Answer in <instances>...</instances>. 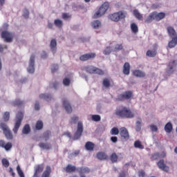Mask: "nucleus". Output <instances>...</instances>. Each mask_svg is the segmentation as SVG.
<instances>
[{
	"label": "nucleus",
	"mask_w": 177,
	"mask_h": 177,
	"mask_svg": "<svg viewBox=\"0 0 177 177\" xmlns=\"http://www.w3.org/2000/svg\"><path fill=\"white\" fill-rule=\"evenodd\" d=\"M115 114L120 118H133V117H135V113L127 106L117 108Z\"/></svg>",
	"instance_id": "nucleus-1"
},
{
	"label": "nucleus",
	"mask_w": 177,
	"mask_h": 177,
	"mask_svg": "<svg viewBox=\"0 0 177 177\" xmlns=\"http://www.w3.org/2000/svg\"><path fill=\"white\" fill-rule=\"evenodd\" d=\"M0 129L3 131V133L8 140H12L13 139V133H12L8 124L5 123V122H1Z\"/></svg>",
	"instance_id": "nucleus-2"
},
{
	"label": "nucleus",
	"mask_w": 177,
	"mask_h": 177,
	"mask_svg": "<svg viewBox=\"0 0 177 177\" xmlns=\"http://www.w3.org/2000/svg\"><path fill=\"white\" fill-rule=\"evenodd\" d=\"M109 8H110V4L109 2L105 1L100 7L98 11L93 15V19H99V17H102V16H103L107 12V10H109Z\"/></svg>",
	"instance_id": "nucleus-3"
},
{
	"label": "nucleus",
	"mask_w": 177,
	"mask_h": 177,
	"mask_svg": "<svg viewBox=\"0 0 177 177\" xmlns=\"http://www.w3.org/2000/svg\"><path fill=\"white\" fill-rule=\"evenodd\" d=\"M109 19L112 21L118 23L120 20H122L127 17V12L124 11H118V12H114L113 14H110L109 15Z\"/></svg>",
	"instance_id": "nucleus-4"
},
{
	"label": "nucleus",
	"mask_w": 177,
	"mask_h": 177,
	"mask_svg": "<svg viewBox=\"0 0 177 177\" xmlns=\"http://www.w3.org/2000/svg\"><path fill=\"white\" fill-rule=\"evenodd\" d=\"M132 97H133V92L131 91H127L118 95L115 100L117 102H124V100H131Z\"/></svg>",
	"instance_id": "nucleus-5"
},
{
	"label": "nucleus",
	"mask_w": 177,
	"mask_h": 177,
	"mask_svg": "<svg viewBox=\"0 0 177 177\" xmlns=\"http://www.w3.org/2000/svg\"><path fill=\"white\" fill-rule=\"evenodd\" d=\"M23 117H24L23 112H18L17 113L16 122H15L14 128L12 129V131L15 135L17 134L19 128H20V126L21 125V121H23Z\"/></svg>",
	"instance_id": "nucleus-6"
},
{
	"label": "nucleus",
	"mask_w": 177,
	"mask_h": 177,
	"mask_svg": "<svg viewBox=\"0 0 177 177\" xmlns=\"http://www.w3.org/2000/svg\"><path fill=\"white\" fill-rule=\"evenodd\" d=\"M86 73H89V74H98L99 75H103L104 74V71L103 70L96 68L94 66L88 65L84 68Z\"/></svg>",
	"instance_id": "nucleus-7"
},
{
	"label": "nucleus",
	"mask_w": 177,
	"mask_h": 177,
	"mask_svg": "<svg viewBox=\"0 0 177 177\" xmlns=\"http://www.w3.org/2000/svg\"><path fill=\"white\" fill-rule=\"evenodd\" d=\"M82 132H84V124H82V122H78L77 129L73 137L74 140H78V139L82 136Z\"/></svg>",
	"instance_id": "nucleus-8"
},
{
	"label": "nucleus",
	"mask_w": 177,
	"mask_h": 177,
	"mask_svg": "<svg viewBox=\"0 0 177 177\" xmlns=\"http://www.w3.org/2000/svg\"><path fill=\"white\" fill-rule=\"evenodd\" d=\"M120 135L121 139L127 142V140H129V131L125 127H121L120 129Z\"/></svg>",
	"instance_id": "nucleus-9"
},
{
	"label": "nucleus",
	"mask_w": 177,
	"mask_h": 177,
	"mask_svg": "<svg viewBox=\"0 0 177 177\" xmlns=\"http://www.w3.org/2000/svg\"><path fill=\"white\" fill-rule=\"evenodd\" d=\"M35 64V55H32L30 58V62H29V66L28 67V73L30 74H32L34 71H35V68H34V66Z\"/></svg>",
	"instance_id": "nucleus-10"
},
{
	"label": "nucleus",
	"mask_w": 177,
	"mask_h": 177,
	"mask_svg": "<svg viewBox=\"0 0 177 177\" xmlns=\"http://www.w3.org/2000/svg\"><path fill=\"white\" fill-rule=\"evenodd\" d=\"M1 38H3L6 42H12L13 41V34L8 31H3L1 32Z\"/></svg>",
	"instance_id": "nucleus-11"
},
{
	"label": "nucleus",
	"mask_w": 177,
	"mask_h": 177,
	"mask_svg": "<svg viewBox=\"0 0 177 177\" xmlns=\"http://www.w3.org/2000/svg\"><path fill=\"white\" fill-rule=\"evenodd\" d=\"M44 165H37L35 167V173L32 177H41V174L44 172Z\"/></svg>",
	"instance_id": "nucleus-12"
},
{
	"label": "nucleus",
	"mask_w": 177,
	"mask_h": 177,
	"mask_svg": "<svg viewBox=\"0 0 177 177\" xmlns=\"http://www.w3.org/2000/svg\"><path fill=\"white\" fill-rule=\"evenodd\" d=\"M0 147H2V149H5L6 151H9L13 147V145H12V142H6L3 140H0Z\"/></svg>",
	"instance_id": "nucleus-13"
},
{
	"label": "nucleus",
	"mask_w": 177,
	"mask_h": 177,
	"mask_svg": "<svg viewBox=\"0 0 177 177\" xmlns=\"http://www.w3.org/2000/svg\"><path fill=\"white\" fill-rule=\"evenodd\" d=\"M157 165L160 169L164 171L165 172H169V167L165 165L164 160H160L157 162Z\"/></svg>",
	"instance_id": "nucleus-14"
},
{
	"label": "nucleus",
	"mask_w": 177,
	"mask_h": 177,
	"mask_svg": "<svg viewBox=\"0 0 177 177\" xmlns=\"http://www.w3.org/2000/svg\"><path fill=\"white\" fill-rule=\"evenodd\" d=\"M63 106L64 107L66 111L70 114V113H73V108L71 107V104L70 102L67 99H64L62 101Z\"/></svg>",
	"instance_id": "nucleus-15"
},
{
	"label": "nucleus",
	"mask_w": 177,
	"mask_h": 177,
	"mask_svg": "<svg viewBox=\"0 0 177 177\" xmlns=\"http://www.w3.org/2000/svg\"><path fill=\"white\" fill-rule=\"evenodd\" d=\"M146 55L148 56V57H156V56H157V44L153 45V49L152 50H148Z\"/></svg>",
	"instance_id": "nucleus-16"
},
{
	"label": "nucleus",
	"mask_w": 177,
	"mask_h": 177,
	"mask_svg": "<svg viewBox=\"0 0 177 177\" xmlns=\"http://www.w3.org/2000/svg\"><path fill=\"white\" fill-rule=\"evenodd\" d=\"M64 170L67 174H73V172H75L76 171L78 172V169L75 166L70 164L64 168Z\"/></svg>",
	"instance_id": "nucleus-17"
},
{
	"label": "nucleus",
	"mask_w": 177,
	"mask_h": 177,
	"mask_svg": "<svg viewBox=\"0 0 177 177\" xmlns=\"http://www.w3.org/2000/svg\"><path fill=\"white\" fill-rule=\"evenodd\" d=\"M131 73V64L129 62H125L123 66V74L124 75H129Z\"/></svg>",
	"instance_id": "nucleus-18"
},
{
	"label": "nucleus",
	"mask_w": 177,
	"mask_h": 177,
	"mask_svg": "<svg viewBox=\"0 0 177 177\" xmlns=\"http://www.w3.org/2000/svg\"><path fill=\"white\" fill-rule=\"evenodd\" d=\"M133 75H134V77H138L139 78H145L146 73L140 70H134L133 71Z\"/></svg>",
	"instance_id": "nucleus-19"
},
{
	"label": "nucleus",
	"mask_w": 177,
	"mask_h": 177,
	"mask_svg": "<svg viewBox=\"0 0 177 177\" xmlns=\"http://www.w3.org/2000/svg\"><path fill=\"white\" fill-rule=\"evenodd\" d=\"M39 147L43 149V150H50L52 149V145L48 142H39Z\"/></svg>",
	"instance_id": "nucleus-20"
},
{
	"label": "nucleus",
	"mask_w": 177,
	"mask_h": 177,
	"mask_svg": "<svg viewBox=\"0 0 177 177\" xmlns=\"http://www.w3.org/2000/svg\"><path fill=\"white\" fill-rule=\"evenodd\" d=\"M153 15L155 16V20L156 21H160V20H162L164 17H165V12H153Z\"/></svg>",
	"instance_id": "nucleus-21"
},
{
	"label": "nucleus",
	"mask_w": 177,
	"mask_h": 177,
	"mask_svg": "<svg viewBox=\"0 0 177 177\" xmlns=\"http://www.w3.org/2000/svg\"><path fill=\"white\" fill-rule=\"evenodd\" d=\"M167 32H168L169 37H171V38H175L177 37L176 31L175 30L174 27H172V26L167 27Z\"/></svg>",
	"instance_id": "nucleus-22"
},
{
	"label": "nucleus",
	"mask_w": 177,
	"mask_h": 177,
	"mask_svg": "<svg viewBox=\"0 0 177 177\" xmlns=\"http://www.w3.org/2000/svg\"><path fill=\"white\" fill-rule=\"evenodd\" d=\"M57 43L56 42V39H52L50 44V48L53 53H56V49H57Z\"/></svg>",
	"instance_id": "nucleus-23"
},
{
	"label": "nucleus",
	"mask_w": 177,
	"mask_h": 177,
	"mask_svg": "<svg viewBox=\"0 0 177 177\" xmlns=\"http://www.w3.org/2000/svg\"><path fill=\"white\" fill-rule=\"evenodd\" d=\"M96 156L97 158H98V160H100L101 161L107 160L109 158V156H107V154H106V153L104 152H98L97 153Z\"/></svg>",
	"instance_id": "nucleus-24"
},
{
	"label": "nucleus",
	"mask_w": 177,
	"mask_h": 177,
	"mask_svg": "<svg viewBox=\"0 0 177 177\" xmlns=\"http://www.w3.org/2000/svg\"><path fill=\"white\" fill-rule=\"evenodd\" d=\"M51 173L52 168H50V166H46V170L42 173L41 177H50Z\"/></svg>",
	"instance_id": "nucleus-25"
},
{
	"label": "nucleus",
	"mask_w": 177,
	"mask_h": 177,
	"mask_svg": "<svg viewBox=\"0 0 177 177\" xmlns=\"http://www.w3.org/2000/svg\"><path fill=\"white\" fill-rule=\"evenodd\" d=\"M153 20H156L154 12H153L149 15V16L145 20V23H147V24H149V23H151V21H153Z\"/></svg>",
	"instance_id": "nucleus-26"
},
{
	"label": "nucleus",
	"mask_w": 177,
	"mask_h": 177,
	"mask_svg": "<svg viewBox=\"0 0 177 177\" xmlns=\"http://www.w3.org/2000/svg\"><path fill=\"white\" fill-rule=\"evenodd\" d=\"M109 159L113 164L118 162V155L115 152H113L110 156Z\"/></svg>",
	"instance_id": "nucleus-27"
},
{
	"label": "nucleus",
	"mask_w": 177,
	"mask_h": 177,
	"mask_svg": "<svg viewBox=\"0 0 177 177\" xmlns=\"http://www.w3.org/2000/svg\"><path fill=\"white\" fill-rule=\"evenodd\" d=\"M39 99H44L46 100V102H49V100H52V95L50 94H40L39 95Z\"/></svg>",
	"instance_id": "nucleus-28"
},
{
	"label": "nucleus",
	"mask_w": 177,
	"mask_h": 177,
	"mask_svg": "<svg viewBox=\"0 0 177 177\" xmlns=\"http://www.w3.org/2000/svg\"><path fill=\"white\" fill-rule=\"evenodd\" d=\"M77 172H79L80 175H84L83 174H89L91 169L88 167H82L78 169Z\"/></svg>",
	"instance_id": "nucleus-29"
},
{
	"label": "nucleus",
	"mask_w": 177,
	"mask_h": 177,
	"mask_svg": "<svg viewBox=\"0 0 177 177\" xmlns=\"http://www.w3.org/2000/svg\"><path fill=\"white\" fill-rule=\"evenodd\" d=\"M85 147L88 151H92L95 149V144L92 142H87L85 145Z\"/></svg>",
	"instance_id": "nucleus-30"
},
{
	"label": "nucleus",
	"mask_w": 177,
	"mask_h": 177,
	"mask_svg": "<svg viewBox=\"0 0 177 177\" xmlns=\"http://www.w3.org/2000/svg\"><path fill=\"white\" fill-rule=\"evenodd\" d=\"M173 127H172V123L170 122H167L165 126V131L167 133H171L172 132Z\"/></svg>",
	"instance_id": "nucleus-31"
},
{
	"label": "nucleus",
	"mask_w": 177,
	"mask_h": 177,
	"mask_svg": "<svg viewBox=\"0 0 177 177\" xmlns=\"http://www.w3.org/2000/svg\"><path fill=\"white\" fill-rule=\"evenodd\" d=\"M3 121L4 122H8L10 120V113L9 111H6L2 115Z\"/></svg>",
	"instance_id": "nucleus-32"
},
{
	"label": "nucleus",
	"mask_w": 177,
	"mask_h": 177,
	"mask_svg": "<svg viewBox=\"0 0 177 177\" xmlns=\"http://www.w3.org/2000/svg\"><path fill=\"white\" fill-rule=\"evenodd\" d=\"M176 44H177V37H172L171 41H170L168 44V46L169 48H175V46H176Z\"/></svg>",
	"instance_id": "nucleus-33"
},
{
	"label": "nucleus",
	"mask_w": 177,
	"mask_h": 177,
	"mask_svg": "<svg viewBox=\"0 0 177 177\" xmlns=\"http://www.w3.org/2000/svg\"><path fill=\"white\" fill-rule=\"evenodd\" d=\"M133 13L138 20H143V15H142V14H140L138 10H134Z\"/></svg>",
	"instance_id": "nucleus-34"
},
{
	"label": "nucleus",
	"mask_w": 177,
	"mask_h": 177,
	"mask_svg": "<svg viewBox=\"0 0 177 177\" xmlns=\"http://www.w3.org/2000/svg\"><path fill=\"white\" fill-rule=\"evenodd\" d=\"M30 132H31V128H30V125L26 124L23 128L22 133L27 135L30 133Z\"/></svg>",
	"instance_id": "nucleus-35"
},
{
	"label": "nucleus",
	"mask_w": 177,
	"mask_h": 177,
	"mask_svg": "<svg viewBox=\"0 0 177 177\" xmlns=\"http://www.w3.org/2000/svg\"><path fill=\"white\" fill-rule=\"evenodd\" d=\"M131 30L132 32L136 34L139 31V28H138V25H136V24L133 23L131 24Z\"/></svg>",
	"instance_id": "nucleus-36"
},
{
	"label": "nucleus",
	"mask_w": 177,
	"mask_h": 177,
	"mask_svg": "<svg viewBox=\"0 0 177 177\" xmlns=\"http://www.w3.org/2000/svg\"><path fill=\"white\" fill-rule=\"evenodd\" d=\"M91 26L93 28L97 29L99 27H100V26H102V23L99 20L93 21L91 23Z\"/></svg>",
	"instance_id": "nucleus-37"
},
{
	"label": "nucleus",
	"mask_w": 177,
	"mask_h": 177,
	"mask_svg": "<svg viewBox=\"0 0 177 177\" xmlns=\"http://www.w3.org/2000/svg\"><path fill=\"white\" fill-rule=\"evenodd\" d=\"M177 63L176 61L173 60L170 61L168 64V68L169 69V71L171 70H174V67H176Z\"/></svg>",
	"instance_id": "nucleus-38"
},
{
	"label": "nucleus",
	"mask_w": 177,
	"mask_h": 177,
	"mask_svg": "<svg viewBox=\"0 0 177 177\" xmlns=\"http://www.w3.org/2000/svg\"><path fill=\"white\" fill-rule=\"evenodd\" d=\"M102 85L104 86V88H109V86H111V84L110 83V80L107 78H104L102 81Z\"/></svg>",
	"instance_id": "nucleus-39"
},
{
	"label": "nucleus",
	"mask_w": 177,
	"mask_h": 177,
	"mask_svg": "<svg viewBox=\"0 0 177 177\" xmlns=\"http://www.w3.org/2000/svg\"><path fill=\"white\" fill-rule=\"evenodd\" d=\"M134 147H136V149H145V147L143 146V145H142V142L139 140H136L134 142Z\"/></svg>",
	"instance_id": "nucleus-40"
},
{
	"label": "nucleus",
	"mask_w": 177,
	"mask_h": 177,
	"mask_svg": "<svg viewBox=\"0 0 177 177\" xmlns=\"http://www.w3.org/2000/svg\"><path fill=\"white\" fill-rule=\"evenodd\" d=\"M35 128L37 131H39L44 128V122L41 120H38L36 123Z\"/></svg>",
	"instance_id": "nucleus-41"
},
{
	"label": "nucleus",
	"mask_w": 177,
	"mask_h": 177,
	"mask_svg": "<svg viewBox=\"0 0 177 177\" xmlns=\"http://www.w3.org/2000/svg\"><path fill=\"white\" fill-rule=\"evenodd\" d=\"M43 139H44V140L46 142L47 140H49V138H50V131H45L43 133V136H42Z\"/></svg>",
	"instance_id": "nucleus-42"
},
{
	"label": "nucleus",
	"mask_w": 177,
	"mask_h": 177,
	"mask_svg": "<svg viewBox=\"0 0 177 177\" xmlns=\"http://www.w3.org/2000/svg\"><path fill=\"white\" fill-rule=\"evenodd\" d=\"M17 172L19 177H26V176H24V172H23V170H21V168L20 167V165H17Z\"/></svg>",
	"instance_id": "nucleus-43"
},
{
	"label": "nucleus",
	"mask_w": 177,
	"mask_h": 177,
	"mask_svg": "<svg viewBox=\"0 0 177 177\" xmlns=\"http://www.w3.org/2000/svg\"><path fill=\"white\" fill-rule=\"evenodd\" d=\"M151 161H156V160H160V153L156 152L151 155Z\"/></svg>",
	"instance_id": "nucleus-44"
},
{
	"label": "nucleus",
	"mask_w": 177,
	"mask_h": 177,
	"mask_svg": "<svg viewBox=\"0 0 177 177\" xmlns=\"http://www.w3.org/2000/svg\"><path fill=\"white\" fill-rule=\"evenodd\" d=\"M54 24L59 28H62V27H63V21L60 19H55Z\"/></svg>",
	"instance_id": "nucleus-45"
},
{
	"label": "nucleus",
	"mask_w": 177,
	"mask_h": 177,
	"mask_svg": "<svg viewBox=\"0 0 177 177\" xmlns=\"http://www.w3.org/2000/svg\"><path fill=\"white\" fill-rule=\"evenodd\" d=\"M111 135H118L120 130L117 127H113L110 131Z\"/></svg>",
	"instance_id": "nucleus-46"
},
{
	"label": "nucleus",
	"mask_w": 177,
	"mask_h": 177,
	"mask_svg": "<svg viewBox=\"0 0 177 177\" xmlns=\"http://www.w3.org/2000/svg\"><path fill=\"white\" fill-rule=\"evenodd\" d=\"M3 167H5V168H8L9 165H10V163L9 162V160L6 158H3L1 160Z\"/></svg>",
	"instance_id": "nucleus-47"
},
{
	"label": "nucleus",
	"mask_w": 177,
	"mask_h": 177,
	"mask_svg": "<svg viewBox=\"0 0 177 177\" xmlns=\"http://www.w3.org/2000/svg\"><path fill=\"white\" fill-rule=\"evenodd\" d=\"M123 48L122 44H116L114 48V52H120V50H122Z\"/></svg>",
	"instance_id": "nucleus-48"
},
{
	"label": "nucleus",
	"mask_w": 177,
	"mask_h": 177,
	"mask_svg": "<svg viewBox=\"0 0 177 177\" xmlns=\"http://www.w3.org/2000/svg\"><path fill=\"white\" fill-rule=\"evenodd\" d=\"M91 118L92 120L95 121V122H98V121H100V120H102V118H100V115H93Z\"/></svg>",
	"instance_id": "nucleus-49"
},
{
	"label": "nucleus",
	"mask_w": 177,
	"mask_h": 177,
	"mask_svg": "<svg viewBox=\"0 0 177 177\" xmlns=\"http://www.w3.org/2000/svg\"><path fill=\"white\" fill-rule=\"evenodd\" d=\"M87 57L88 60L93 59L96 57V53H87Z\"/></svg>",
	"instance_id": "nucleus-50"
},
{
	"label": "nucleus",
	"mask_w": 177,
	"mask_h": 177,
	"mask_svg": "<svg viewBox=\"0 0 177 177\" xmlns=\"http://www.w3.org/2000/svg\"><path fill=\"white\" fill-rule=\"evenodd\" d=\"M71 80H70V78H68V77H65L64 80H63V84L65 86H68L71 84Z\"/></svg>",
	"instance_id": "nucleus-51"
},
{
	"label": "nucleus",
	"mask_w": 177,
	"mask_h": 177,
	"mask_svg": "<svg viewBox=\"0 0 177 177\" xmlns=\"http://www.w3.org/2000/svg\"><path fill=\"white\" fill-rule=\"evenodd\" d=\"M78 154H80V151L79 150L75 151L73 153L69 154L68 158H73V157H77Z\"/></svg>",
	"instance_id": "nucleus-52"
},
{
	"label": "nucleus",
	"mask_w": 177,
	"mask_h": 177,
	"mask_svg": "<svg viewBox=\"0 0 177 177\" xmlns=\"http://www.w3.org/2000/svg\"><path fill=\"white\" fill-rule=\"evenodd\" d=\"M80 60L81 62H86L88 61V53L84 54L80 57Z\"/></svg>",
	"instance_id": "nucleus-53"
},
{
	"label": "nucleus",
	"mask_w": 177,
	"mask_h": 177,
	"mask_svg": "<svg viewBox=\"0 0 177 177\" xmlns=\"http://www.w3.org/2000/svg\"><path fill=\"white\" fill-rule=\"evenodd\" d=\"M111 47H110V46H108V47H106L105 49H104V50L103 51V53L104 54V55H110L111 53Z\"/></svg>",
	"instance_id": "nucleus-54"
},
{
	"label": "nucleus",
	"mask_w": 177,
	"mask_h": 177,
	"mask_svg": "<svg viewBox=\"0 0 177 177\" xmlns=\"http://www.w3.org/2000/svg\"><path fill=\"white\" fill-rule=\"evenodd\" d=\"M136 129L137 132H139V131H140V129H142V122H140V121L136 122Z\"/></svg>",
	"instance_id": "nucleus-55"
},
{
	"label": "nucleus",
	"mask_w": 177,
	"mask_h": 177,
	"mask_svg": "<svg viewBox=\"0 0 177 177\" xmlns=\"http://www.w3.org/2000/svg\"><path fill=\"white\" fill-rule=\"evenodd\" d=\"M78 120H79L78 116H74L71 118L70 124H77V122H78Z\"/></svg>",
	"instance_id": "nucleus-56"
},
{
	"label": "nucleus",
	"mask_w": 177,
	"mask_h": 177,
	"mask_svg": "<svg viewBox=\"0 0 177 177\" xmlns=\"http://www.w3.org/2000/svg\"><path fill=\"white\" fill-rule=\"evenodd\" d=\"M21 104H23V102L21 101L20 100H15L12 102V105H14V106H21Z\"/></svg>",
	"instance_id": "nucleus-57"
},
{
	"label": "nucleus",
	"mask_w": 177,
	"mask_h": 177,
	"mask_svg": "<svg viewBox=\"0 0 177 177\" xmlns=\"http://www.w3.org/2000/svg\"><path fill=\"white\" fill-rule=\"evenodd\" d=\"M71 15H70L69 14H67V13L62 14V19H64V20H67L68 19H71Z\"/></svg>",
	"instance_id": "nucleus-58"
},
{
	"label": "nucleus",
	"mask_w": 177,
	"mask_h": 177,
	"mask_svg": "<svg viewBox=\"0 0 177 177\" xmlns=\"http://www.w3.org/2000/svg\"><path fill=\"white\" fill-rule=\"evenodd\" d=\"M8 172L11 175L12 177L16 176V173L13 171V169L12 167H9Z\"/></svg>",
	"instance_id": "nucleus-59"
},
{
	"label": "nucleus",
	"mask_w": 177,
	"mask_h": 177,
	"mask_svg": "<svg viewBox=\"0 0 177 177\" xmlns=\"http://www.w3.org/2000/svg\"><path fill=\"white\" fill-rule=\"evenodd\" d=\"M151 128V131L152 132H157L158 131V128H157V126L154 125V124H151L150 126Z\"/></svg>",
	"instance_id": "nucleus-60"
},
{
	"label": "nucleus",
	"mask_w": 177,
	"mask_h": 177,
	"mask_svg": "<svg viewBox=\"0 0 177 177\" xmlns=\"http://www.w3.org/2000/svg\"><path fill=\"white\" fill-rule=\"evenodd\" d=\"M59 70V66L57 65H53L51 68V72L52 73H55V71H57Z\"/></svg>",
	"instance_id": "nucleus-61"
},
{
	"label": "nucleus",
	"mask_w": 177,
	"mask_h": 177,
	"mask_svg": "<svg viewBox=\"0 0 177 177\" xmlns=\"http://www.w3.org/2000/svg\"><path fill=\"white\" fill-rule=\"evenodd\" d=\"M24 17L25 19H28V16H30V12L27 10H24V14H23Z\"/></svg>",
	"instance_id": "nucleus-62"
},
{
	"label": "nucleus",
	"mask_w": 177,
	"mask_h": 177,
	"mask_svg": "<svg viewBox=\"0 0 177 177\" xmlns=\"http://www.w3.org/2000/svg\"><path fill=\"white\" fill-rule=\"evenodd\" d=\"M111 141L112 143H117L118 142V138L117 136H112L111 137Z\"/></svg>",
	"instance_id": "nucleus-63"
},
{
	"label": "nucleus",
	"mask_w": 177,
	"mask_h": 177,
	"mask_svg": "<svg viewBox=\"0 0 177 177\" xmlns=\"http://www.w3.org/2000/svg\"><path fill=\"white\" fill-rule=\"evenodd\" d=\"M146 175V173L145 172V170H140L138 171V176L139 177H145Z\"/></svg>",
	"instance_id": "nucleus-64"
}]
</instances>
